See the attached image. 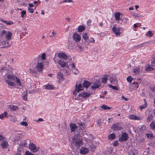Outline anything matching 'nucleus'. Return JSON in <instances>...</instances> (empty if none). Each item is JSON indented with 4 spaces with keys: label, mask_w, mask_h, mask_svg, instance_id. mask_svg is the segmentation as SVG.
<instances>
[{
    "label": "nucleus",
    "mask_w": 155,
    "mask_h": 155,
    "mask_svg": "<svg viewBox=\"0 0 155 155\" xmlns=\"http://www.w3.org/2000/svg\"><path fill=\"white\" fill-rule=\"evenodd\" d=\"M57 78L59 81H62L64 80V76L63 74L61 72H58L57 74Z\"/></svg>",
    "instance_id": "obj_17"
},
{
    "label": "nucleus",
    "mask_w": 155,
    "mask_h": 155,
    "mask_svg": "<svg viewBox=\"0 0 155 155\" xmlns=\"http://www.w3.org/2000/svg\"><path fill=\"white\" fill-rule=\"evenodd\" d=\"M9 40H6V41H4L2 43L0 42V45H1V44H2V45H6V46H4L3 48L10 47L12 45V43H11L9 44Z\"/></svg>",
    "instance_id": "obj_14"
},
{
    "label": "nucleus",
    "mask_w": 155,
    "mask_h": 155,
    "mask_svg": "<svg viewBox=\"0 0 155 155\" xmlns=\"http://www.w3.org/2000/svg\"><path fill=\"white\" fill-rule=\"evenodd\" d=\"M45 89H47L50 90H52L54 88L53 85L51 86V85L49 84L48 85H45Z\"/></svg>",
    "instance_id": "obj_32"
},
{
    "label": "nucleus",
    "mask_w": 155,
    "mask_h": 155,
    "mask_svg": "<svg viewBox=\"0 0 155 155\" xmlns=\"http://www.w3.org/2000/svg\"><path fill=\"white\" fill-rule=\"evenodd\" d=\"M82 37L84 40V43L87 45H88L90 43V41L88 37L87 36V33H83L82 35Z\"/></svg>",
    "instance_id": "obj_13"
},
{
    "label": "nucleus",
    "mask_w": 155,
    "mask_h": 155,
    "mask_svg": "<svg viewBox=\"0 0 155 155\" xmlns=\"http://www.w3.org/2000/svg\"><path fill=\"white\" fill-rule=\"evenodd\" d=\"M115 138V136L114 133L110 134L108 136V138L110 140H113Z\"/></svg>",
    "instance_id": "obj_25"
},
{
    "label": "nucleus",
    "mask_w": 155,
    "mask_h": 155,
    "mask_svg": "<svg viewBox=\"0 0 155 155\" xmlns=\"http://www.w3.org/2000/svg\"><path fill=\"white\" fill-rule=\"evenodd\" d=\"M13 76L11 74H9L7 75V77L9 79H12L13 78Z\"/></svg>",
    "instance_id": "obj_58"
},
{
    "label": "nucleus",
    "mask_w": 155,
    "mask_h": 155,
    "mask_svg": "<svg viewBox=\"0 0 155 155\" xmlns=\"http://www.w3.org/2000/svg\"><path fill=\"white\" fill-rule=\"evenodd\" d=\"M133 78H132L131 76H129L127 78V80L128 82H129V83H130L131 82Z\"/></svg>",
    "instance_id": "obj_42"
},
{
    "label": "nucleus",
    "mask_w": 155,
    "mask_h": 155,
    "mask_svg": "<svg viewBox=\"0 0 155 155\" xmlns=\"http://www.w3.org/2000/svg\"><path fill=\"white\" fill-rule=\"evenodd\" d=\"M91 84V83L90 82L86 80H84L83 82V85L84 87L85 88H88Z\"/></svg>",
    "instance_id": "obj_20"
},
{
    "label": "nucleus",
    "mask_w": 155,
    "mask_h": 155,
    "mask_svg": "<svg viewBox=\"0 0 155 155\" xmlns=\"http://www.w3.org/2000/svg\"><path fill=\"white\" fill-rule=\"evenodd\" d=\"M21 18H23L24 17V15L26 14V12L25 11L23 10V11H22L21 12Z\"/></svg>",
    "instance_id": "obj_49"
},
{
    "label": "nucleus",
    "mask_w": 155,
    "mask_h": 155,
    "mask_svg": "<svg viewBox=\"0 0 155 155\" xmlns=\"http://www.w3.org/2000/svg\"><path fill=\"white\" fill-rule=\"evenodd\" d=\"M153 115L150 114L148 116V117L147 120V122H150L152 120H153Z\"/></svg>",
    "instance_id": "obj_30"
},
{
    "label": "nucleus",
    "mask_w": 155,
    "mask_h": 155,
    "mask_svg": "<svg viewBox=\"0 0 155 155\" xmlns=\"http://www.w3.org/2000/svg\"><path fill=\"white\" fill-rule=\"evenodd\" d=\"M118 142L117 141H115L113 143V146L114 147H116L118 145Z\"/></svg>",
    "instance_id": "obj_51"
},
{
    "label": "nucleus",
    "mask_w": 155,
    "mask_h": 155,
    "mask_svg": "<svg viewBox=\"0 0 155 155\" xmlns=\"http://www.w3.org/2000/svg\"><path fill=\"white\" fill-rule=\"evenodd\" d=\"M150 126L152 129H155V122H153L151 123Z\"/></svg>",
    "instance_id": "obj_44"
},
{
    "label": "nucleus",
    "mask_w": 155,
    "mask_h": 155,
    "mask_svg": "<svg viewBox=\"0 0 155 155\" xmlns=\"http://www.w3.org/2000/svg\"><path fill=\"white\" fill-rule=\"evenodd\" d=\"M9 108L12 111H16L18 110V107L14 105H10Z\"/></svg>",
    "instance_id": "obj_22"
},
{
    "label": "nucleus",
    "mask_w": 155,
    "mask_h": 155,
    "mask_svg": "<svg viewBox=\"0 0 155 155\" xmlns=\"http://www.w3.org/2000/svg\"><path fill=\"white\" fill-rule=\"evenodd\" d=\"M77 139H78L77 136H74L73 139V142L75 143L76 147H78L83 144V141L82 140H77Z\"/></svg>",
    "instance_id": "obj_2"
},
{
    "label": "nucleus",
    "mask_w": 155,
    "mask_h": 155,
    "mask_svg": "<svg viewBox=\"0 0 155 155\" xmlns=\"http://www.w3.org/2000/svg\"><path fill=\"white\" fill-rule=\"evenodd\" d=\"M153 70L154 69L153 68L150 67L149 65L146 68V70L147 71H151L152 70Z\"/></svg>",
    "instance_id": "obj_39"
},
{
    "label": "nucleus",
    "mask_w": 155,
    "mask_h": 155,
    "mask_svg": "<svg viewBox=\"0 0 155 155\" xmlns=\"http://www.w3.org/2000/svg\"><path fill=\"white\" fill-rule=\"evenodd\" d=\"M25 155H35L33 154L28 151H26L25 152Z\"/></svg>",
    "instance_id": "obj_53"
},
{
    "label": "nucleus",
    "mask_w": 155,
    "mask_h": 155,
    "mask_svg": "<svg viewBox=\"0 0 155 155\" xmlns=\"http://www.w3.org/2000/svg\"><path fill=\"white\" fill-rule=\"evenodd\" d=\"M91 93H87L86 92H84L81 93L79 94L77 97V99H80L81 97H82L83 98L86 99L87 98L89 97L91 95Z\"/></svg>",
    "instance_id": "obj_3"
},
{
    "label": "nucleus",
    "mask_w": 155,
    "mask_h": 155,
    "mask_svg": "<svg viewBox=\"0 0 155 155\" xmlns=\"http://www.w3.org/2000/svg\"><path fill=\"white\" fill-rule=\"evenodd\" d=\"M133 72L135 74H138L140 72V69L139 68H134Z\"/></svg>",
    "instance_id": "obj_40"
},
{
    "label": "nucleus",
    "mask_w": 155,
    "mask_h": 155,
    "mask_svg": "<svg viewBox=\"0 0 155 155\" xmlns=\"http://www.w3.org/2000/svg\"><path fill=\"white\" fill-rule=\"evenodd\" d=\"M84 88L83 85H82L81 84H80L78 85L76 84L75 85V91L73 92V94L74 95H76V91L79 92L80 91L83 90L84 89Z\"/></svg>",
    "instance_id": "obj_4"
},
{
    "label": "nucleus",
    "mask_w": 155,
    "mask_h": 155,
    "mask_svg": "<svg viewBox=\"0 0 155 155\" xmlns=\"http://www.w3.org/2000/svg\"><path fill=\"white\" fill-rule=\"evenodd\" d=\"M12 34L11 32L8 31V33L5 35V38L6 40H10L11 39Z\"/></svg>",
    "instance_id": "obj_23"
},
{
    "label": "nucleus",
    "mask_w": 155,
    "mask_h": 155,
    "mask_svg": "<svg viewBox=\"0 0 155 155\" xmlns=\"http://www.w3.org/2000/svg\"><path fill=\"white\" fill-rule=\"evenodd\" d=\"M146 135L147 138L150 139H151L152 138L154 137L153 135L152 134H146Z\"/></svg>",
    "instance_id": "obj_34"
},
{
    "label": "nucleus",
    "mask_w": 155,
    "mask_h": 155,
    "mask_svg": "<svg viewBox=\"0 0 155 155\" xmlns=\"http://www.w3.org/2000/svg\"><path fill=\"white\" fill-rule=\"evenodd\" d=\"M55 58L54 59V60L55 62H57L62 68L64 67H68V63L64 62L62 60L60 59H56Z\"/></svg>",
    "instance_id": "obj_1"
},
{
    "label": "nucleus",
    "mask_w": 155,
    "mask_h": 155,
    "mask_svg": "<svg viewBox=\"0 0 155 155\" xmlns=\"http://www.w3.org/2000/svg\"><path fill=\"white\" fill-rule=\"evenodd\" d=\"M128 138V135L127 133L123 132L119 138L118 140L120 142H124L127 141Z\"/></svg>",
    "instance_id": "obj_5"
},
{
    "label": "nucleus",
    "mask_w": 155,
    "mask_h": 155,
    "mask_svg": "<svg viewBox=\"0 0 155 155\" xmlns=\"http://www.w3.org/2000/svg\"><path fill=\"white\" fill-rule=\"evenodd\" d=\"M120 13L119 12H117L114 14L115 19L117 21H119L120 19Z\"/></svg>",
    "instance_id": "obj_24"
},
{
    "label": "nucleus",
    "mask_w": 155,
    "mask_h": 155,
    "mask_svg": "<svg viewBox=\"0 0 155 155\" xmlns=\"http://www.w3.org/2000/svg\"><path fill=\"white\" fill-rule=\"evenodd\" d=\"M20 143V146L23 147H27L30 144V141L28 139L21 140Z\"/></svg>",
    "instance_id": "obj_7"
},
{
    "label": "nucleus",
    "mask_w": 155,
    "mask_h": 155,
    "mask_svg": "<svg viewBox=\"0 0 155 155\" xmlns=\"http://www.w3.org/2000/svg\"><path fill=\"white\" fill-rule=\"evenodd\" d=\"M147 106V103H144V104L140 106V110H142L143 109H144Z\"/></svg>",
    "instance_id": "obj_38"
},
{
    "label": "nucleus",
    "mask_w": 155,
    "mask_h": 155,
    "mask_svg": "<svg viewBox=\"0 0 155 155\" xmlns=\"http://www.w3.org/2000/svg\"><path fill=\"white\" fill-rule=\"evenodd\" d=\"M8 31H7L4 30L2 31L1 34L2 35H3L4 34L6 35Z\"/></svg>",
    "instance_id": "obj_56"
},
{
    "label": "nucleus",
    "mask_w": 155,
    "mask_h": 155,
    "mask_svg": "<svg viewBox=\"0 0 155 155\" xmlns=\"http://www.w3.org/2000/svg\"><path fill=\"white\" fill-rule=\"evenodd\" d=\"M77 125H79L80 127L82 126L83 128L85 127H84V124L82 122L80 121L78 122L77 123Z\"/></svg>",
    "instance_id": "obj_37"
},
{
    "label": "nucleus",
    "mask_w": 155,
    "mask_h": 155,
    "mask_svg": "<svg viewBox=\"0 0 155 155\" xmlns=\"http://www.w3.org/2000/svg\"><path fill=\"white\" fill-rule=\"evenodd\" d=\"M91 20H87V25L89 26H90L91 25Z\"/></svg>",
    "instance_id": "obj_57"
},
{
    "label": "nucleus",
    "mask_w": 155,
    "mask_h": 155,
    "mask_svg": "<svg viewBox=\"0 0 155 155\" xmlns=\"http://www.w3.org/2000/svg\"><path fill=\"white\" fill-rule=\"evenodd\" d=\"M56 35V33L55 32H54V31H53L51 33V35H50V36L51 37H52L53 36V35Z\"/></svg>",
    "instance_id": "obj_63"
},
{
    "label": "nucleus",
    "mask_w": 155,
    "mask_h": 155,
    "mask_svg": "<svg viewBox=\"0 0 155 155\" xmlns=\"http://www.w3.org/2000/svg\"><path fill=\"white\" fill-rule=\"evenodd\" d=\"M28 5L29 6L28 7H29V8L33 7L34 6V5L32 3H29L28 4Z\"/></svg>",
    "instance_id": "obj_62"
},
{
    "label": "nucleus",
    "mask_w": 155,
    "mask_h": 155,
    "mask_svg": "<svg viewBox=\"0 0 155 155\" xmlns=\"http://www.w3.org/2000/svg\"><path fill=\"white\" fill-rule=\"evenodd\" d=\"M74 40L76 42H79L81 40V36L78 33L75 32L73 35Z\"/></svg>",
    "instance_id": "obj_12"
},
{
    "label": "nucleus",
    "mask_w": 155,
    "mask_h": 155,
    "mask_svg": "<svg viewBox=\"0 0 155 155\" xmlns=\"http://www.w3.org/2000/svg\"><path fill=\"white\" fill-rule=\"evenodd\" d=\"M6 71L7 73L11 72L12 69L11 68H7V67H4L1 68L0 69V72H2L4 71Z\"/></svg>",
    "instance_id": "obj_15"
},
{
    "label": "nucleus",
    "mask_w": 155,
    "mask_h": 155,
    "mask_svg": "<svg viewBox=\"0 0 155 155\" xmlns=\"http://www.w3.org/2000/svg\"><path fill=\"white\" fill-rule=\"evenodd\" d=\"M5 24H6L7 25H11L13 24V21H5Z\"/></svg>",
    "instance_id": "obj_36"
},
{
    "label": "nucleus",
    "mask_w": 155,
    "mask_h": 155,
    "mask_svg": "<svg viewBox=\"0 0 155 155\" xmlns=\"http://www.w3.org/2000/svg\"><path fill=\"white\" fill-rule=\"evenodd\" d=\"M27 92L26 91H24L23 93L22 98L23 100L26 101L27 100Z\"/></svg>",
    "instance_id": "obj_27"
},
{
    "label": "nucleus",
    "mask_w": 155,
    "mask_h": 155,
    "mask_svg": "<svg viewBox=\"0 0 155 155\" xmlns=\"http://www.w3.org/2000/svg\"><path fill=\"white\" fill-rule=\"evenodd\" d=\"M6 83L9 85L11 86H14V83L13 82H12L11 80L9 79H7L6 81Z\"/></svg>",
    "instance_id": "obj_31"
},
{
    "label": "nucleus",
    "mask_w": 155,
    "mask_h": 155,
    "mask_svg": "<svg viewBox=\"0 0 155 155\" xmlns=\"http://www.w3.org/2000/svg\"><path fill=\"white\" fill-rule=\"evenodd\" d=\"M58 56L59 58H62L64 59H67L68 56L63 53H60L58 54Z\"/></svg>",
    "instance_id": "obj_19"
},
{
    "label": "nucleus",
    "mask_w": 155,
    "mask_h": 155,
    "mask_svg": "<svg viewBox=\"0 0 155 155\" xmlns=\"http://www.w3.org/2000/svg\"><path fill=\"white\" fill-rule=\"evenodd\" d=\"M111 128L114 131H118L122 129V127L118 123L114 124Z\"/></svg>",
    "instance_id": "obj_6"
},
{
    "label": "nucleus",
    "mask_w": 155,
    "mask_h": 155,
    "mask_svg": "<svg viewBox=\"0 0 155 155\" xmlns=\"http://www.w3.org/2000/svg\"><path fill=\"white\" fill-rule=\"evenodd\" d=\"M89 152V150L87 148L82 147L80 150V153L81 154H86Z\"/></svg>",
    "instance_id": "obj_16"
},
{
    "label": "nucleus",
    "mask_w": 155,
    "mask_h": 155,
    "mask_svg": "<svg viewBox=\"0 0 155 155\" xmlns=\"http://www.w3.org/2000/svg\"><path fill=\"white\" fill-rule=\"evenodd\" d=\"M69 125L71 130L72 132L75 131V129L77 128V126L75 124L71 123Z\"/></svg>",
    "instance_id": "obj_18"
},
{
    "label": "nucleus",
    "mask_w": 155,
    "mask_h": 155,
    "mask_svg": "<svg viewBox=\"0 0 155 155\" xmlns=\"http://www.w3.org/2000/svg\"><path fill=\"white\" fill-rule=\"evenodd\" d=\"M16 82L18 84V85L19 86H21V83L20 80L17 77L16 78Z\"/></svg>",
    "instance_id": "obj_35"
},
{
    "label": "nucleus",
    "mask_w": 155,
    "mask_h": 155,
    "mask_svg": "<svg viewBox=\"0 0 155 155\" xmlns=\"http://www.w3.org/2000/svg\"><path fill=\"white\" fill-rule=\"evenodd\" d=\"M43 63L41 62L40 63L38 62L36 68L39 72H41L43 69Z\"/></svg>",
    "instance_id": "obj_11"
},
{
    "label": "nucleus",
    "mask_w": 155,
    "mask_h": 155,
    "mask_svg": "<svg viewBox=\"0 0 155 155\" xmlns=\"http://www.w3.org/2000/svg\"><path fill=\"white\" fill-rule=\"evenodd\" d=\"M30 149L32 151V152L35 153L37 152L39 150V148L36 147L35 144L31 143L29 145Z\"/></svg>",
    "instance_id": "obj_10"
},
{
    "label": "nucleus",
    "mask_w": 155,
    "mask_h": 155,
    "mask_svg": "<svg viewBox=\"0 0 155 155\" xmlns=\"http://www.w3.org/2000/svg\"><path fill=\"white\" fill-rule=\"evenodd\" d=\"M101 108L104 110L107 109L110 110L112 108V107L108 106L105 104L102 105L101 106Z\"/></svg>",
    "instance_id": "obj_33"
},
{
    "label": "nucleus",
    "mask_w": 155,
    "mask_h": 155,
    "mask_svg": "<svg viewBox=\"0 0 155 155\" xmlns=\"http://www.w3.org/2000/svg\"><path fill=\"white\" fill-rule=\"evenodd\" d=\"M151 63L152 66H154L155 65V57L152 59Z\"/></svg>",
    "instance_id": "obj_45"
},
{
    "label": "nucleus",
    "mask_w": 155,
    "mask_h": 155,
    "mask_svg": "<svg viewBox=\"0 0 155 155\" xmlns=\"http://www.w3.org/2000/svg\"><path fill=\"white\" fill-rule=\"evenodd\" d=\"M78 29L79 32H81L85 30V27L83 25H80L78 27Z\"/></svg>",
    "instance_id": "obj_28"
},
{
    "label": "nucleus",
    "mask_w": 155,
    "mask_h": 155,
    "mask_svg": "<svg viewBox=\"0 0 155 155\" xmlns=\"http://www.w3.org/2000/svg\"><path fill=\"white\" fill-rule=\"evenodd\" d=\"M72 1H73L72 0H64L62 2H60V3L66 2H72Z\"/></svg>",
    "instance_id": "obj_52"
},
{
    "label": "nucleus",
    "mask_w": 155,
    "mask_h": 155,
    "mask_svg": "<svg viewBox=\"0 0 155 155\" xmlns=\"http://www.w3.org/2000/svg\"><path fill=\"white\" fill-rule=\"evenodd\" d=\"M101 80V82L102 83H105L107 80V77L102 78Z\"/></svg>",
    "instance_id": "obj_43"
},
{
    "label": "nucleus",
    "mask_w": 155,
    "mask_h": 155,
    "mask_svg": "<svg viewBox=\"0 0 155 155\" xmlns=\"http://www.w3.org/2000/svg\"><path fill=\"white\" fill-rule=\"evenodd\" d=\"M133 15L134 16L135 18L139 17V16L137 14H134Z\"/></svg>",
    "instance_id": "obj_61"
},
{
    "label": "nucleus",
    "mask_w": 155,
    "mask_h": 155,
    "mask_svg": "<svg viewBox=\"0 0 155 155\" xmlns=\"http://www.w3.org/2000/svg\"><path fill=\"white\" fill-rule=\"evenodd\" d=\"M122 98L123 99H124V100L125 101H127L128 100V99L126 98V97H124V96L123 95L122 96Z\"/></svg>",
    "instance_id": "obj_59"
},
{
    "label": "nucleus",
    "mask_w": 155,
    "mask_h": 155,
    "mask_svg": "<svg viewBox=\"0 0 155 155\" xmlns=\"http://www.w3.org/2000/svg\"><path fill=\"white\" fill-rule=\"evenodd\" d=\"M154 34L151 31H149L146 33V35L149 37H152Z\"/></svg>",
    "instance_id": "obj_29"
},
{
    "label": "nucleus",
    "mask_w": 155,
    "mask_h": 155,
    "mask_svg": "<svg viewBox=\"0 0 155 155\" xmlns=\"http://www.w3.org/2000/svg\"><path fill=\"white\" fill-rule=\"evenodd\" d=\"M112 88L114 90H117V87L115 86H112Z\"/></svg>",
    "instance_id": "obj_64"
},
{
    "label": "nucleus",
    "mask_w": 155,
    "mask_h": 155,
    "mask_svg": "<svg viewBox=\"0 0 155 155\" xmlns=\"http://www.w3.org/2000/svg\"><path fill=\"white\" fill-rule=\"evenodd\" d=\"M4 137L1 135H0V141L3 140Z\"/></svg>",
    "instance_id": "obj_60"
},
{
    "label": "nucleus",
    "mask_w": 155,
    "mask_h": 155,
    "mask_svg": "<svg viewBox=\"0 0 155 155\" xmlns=\"http://www.w3.org/2000/svg\"><path fill=\"white\" fill-rule=\"evenodd\" d=\"M73 72L75 74H78L79 73V71L78 70L75 68H74L73 70Z\"/></svg>",
    "instance_id": "obj_41"
},
{
    "label": "nucleus",
    "mask_w": 155,
    "mask_h": 155,
    "mask_svg": "<svg viewBox=\"0 0 155 155\" xmlns=\"http://www.w3.org/2000/svg\"><path fill=\"white\" fill-rule=\"evenodd\" d=\"M29 71V72L31 73L32 74L35 73V71L33 69H30Z\"/></svg>",
    "instance_id": "obj_54"
},
{
    "label": "nucleus",
    "mask_w": 155,
    "mask_h": 155,
    "mask_svg": "<svg viewBox=\"0 0 155 155\" xmlns=\"http://www.w3.org/2000/svg\"><path fill=\"white\" fill-rule=\"evenodd\" d=\"M41 59L43 60H44L46 58V54L45 53H43L41 55Z\"/></svg>",
    "instance_id": "obj_48"
},
{
    "label": "nucleus",
    "mask_w": 155,
    "mask_h": 155,
    "mask_svg": "<svg viewBox=\"0 0 155 155\" xmlns=\"http://www.w3.org/2000/svg\"><path fill=\"white\" fill-rule=\"evenodd\" d=\"M130 118L131 119L139 120L142 119V118L141 117H138L134 115H130Z\"/></svg>",
    "instance_id": "obj_21"
},
{
    "label": "nucleus",
    "mask_w": 155,
    "mask_h": 155,
    "mask_svg": "<svg viewBox=\"0 0 155 155\" xmlns=\"http://www.w3.org/2000/svg\"><path fill=\"white\" fill-rule=\"evenodd\" d=\"M20 124L21 125L27 126L28 125L27 123L25 121H22L20 123Z\"/></svg>",
    "instance_id": "obj_50"
},
{
    "label": "nucleus",
    "mask_w": 155,
    "mask_h": 155,
    "mask_svg": "<svg viewBox=\"0 0 155 155\" xmlns=\"http://www.w3.org/2000/svg\"><path fill=\"white\" fill-rule=\"evenodd\" d=\"M121 28H122L121 27H117L114 26L112 28V30L114 33L117 36H118L121 33V32H120V31Z\"/></svg>",
    "instance_id": "obj_8"
},
{
    "label": "nucleus",
    "mask_w": 155,
    "mask_h": 155,
    "mask_svg": "<svg viewBox=\"0 0 155 155\" xmlns=\"http://www.w3.org/2000/svg\"><path fill=\"white\" fill-rule=\"evenodd\" d=\"M133 84L135 87L136 88L138 87L139 86L138 85V83L137 82H134L133 83Z\"/></svg>",
    "instance_id": "obj_46"
},
{
    "label": "nucleus",
    "mask_w": 155,
    "mask_h": 155,
    "mask_svg": "<svg viewBox=\"0 0 155 155\" xmlns=\"http://www.w3.org/2000/svg\"><path fill=\"white\" fill-rule=\"evenodd\" d=\"M28 10L29 12L31 13H33L34 12L33 9V8H29V7H28Z\"/></svg>",
    "instance_id": "obj_47"
},
{
    "label": "nucleus",
    "mask_w": 155,
    "mask_h": 155,
    "mask_svg": "<svg viewBox=\"0 0 155 155\" xmlns=\"http://www.w3.org/2000/svg\"><path fill=\"white\" fill-rule=\"evenodd\" d=\"M90 40H89L90 43V42L93 43H95V41L93 38H90Z\"/></svg>",
    "instance_id": "obj_55"
},
{
    "label": "nucleus",
    "mask_w": 155,
    "mask_h": 155,
    "mask_svg": "<svg viewBox=\"0 0 155 155\" xmlns=\"http://www.w3.org/2000/svg\"><path fill=\"white\" fill-rule=\"evenodd\" d=\"M8 144V143L5 141L3 140L2 142L1 145L3 148H5L7 147Z\"/></svg>",
    "instance_id": "obj_26"
},
{
    "label": "nucleus",
    "mask_w": 155,
    "mask_h": 155,
    "mask_svg": "<svg viewBox=\"0 0 155 155\" xmlns=\"http://www.w3.org/2000/svg\"><path fill=\"white\" fill-rule=\"evenodd\" d=\"M100 78L96 81L91 86V88L93 90H94L98 88L101 86V82L100 81Z\"/></svg>",
    "instance_id": "obj_9"
}]
</instances>
